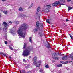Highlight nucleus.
Wrapping results in <instances>:
<instances>
[{"label":"nucleus","instance_id":"f257e3e1","mask_svg":"<svg viewBox=\"0 0 73 73\" xmlns=\"http://www.w3.org/2000/svg\"><path fill=\"white\" fill-rule=\"evenodd\" d=\"M28 25L26 23H23L19 28L18 33L21 37L25 38L26 35L25 30L28 28Z\"/></svg>","mask_w":73,"mask_h":73},{"label":"nucleus","instance_id":"f03ea898","mask_svg":"<svg viewBox=\"0 0 73 73\" xmlns=\"http://www.w3.org/2000/svg\"><path fill=\"white\" fill-rule=\"evenodd\" d=\"M33 50V47L30 46H28L25 50H24L22 54V55L23 57H27L29 55V53L31 50Z\"/></svg>","mask_w":73,"mask_h":73},{"label":"nucleus","instance_id":"7ed1b4c3","mask_svg":"<svg viewBox=\"0 0 73 73\" xmlns=\"http://www.w3.org/2000/svg\"><path fill=\"white\" fill-rule=\"evenodd\" d=\"M60 1L61 2H60ZM60 2H54L52 4L53 6H54V7H56V6H57L58 5V4H59V5H64V4H63L62 3H64L65 2V0H60Z\"/></svg>","mask_w":73,"mask_h":73},{"label":"nucleus","instance_id":"20e7f679","mask_svg":"<svg viewBox=\"0 0 73 73\" xmlns=\"http://www.w3.org/2000/svg\"><path fill=\"white\" fill-rule=\"evenodd\" d=\"M3 24L5 25L3 29V31L6 32H7V27H8V25H9V23L7 24V22H3Z\"/></svg>","mask_w":73,"mask_h":73},{"label":"nucleus","instance_id":"39448f33","mask_svg":"<svg viewBox=\"0 0 73 73\" xmlns=\"http://www.w3.org/2000/svg\"><path fill=\"white\" fill-rule=\"evenodd\" d=\"M33 64L35 65H36V67H39L41 65V63L40 61H39L38 62L34 61Z\"/></svg>","mask_w":73,"mask_h":73},{"label":"nucleus","instance_id":"423d86ee","mask_svg":"<svg viewBox=\"0 0 73 73\" xmlns=\"http://www.w3.org/2000/svg\"><path fill=\"white\" fill-rule=\"evenodd\" d=\"M38 30L39 31H42V29L41 28L37 29V28L36 27V28H35L33 30V31L34 33H36L38 31Z\"/></svg>","mask_w":73,"mask_h":73},{"label":"nucleus","instance_id":"0eeeda50","mask_svg":"<svg viewBox=\"0 0 73 73\" xmlns=\"http://www.w3.org/2000/svg\"><path fill=\"white\" fill-rule=\"evenodd\" d=\"M36 28H37V29H39L40 28H41L39 27L40 25V22L39 21H37L36 22Z\"/></svg>","mask_w":73,"mask_h":73},{"label":"nucleus","instance_id":"6e6552de","mask_svg":"<svg viewBox=\"0 0 73 73\" xmlns=\"http://www.w3.org/2000/svg\"><path fill=\"white\" fill-rule=\"evenodd\" d=\"M42 30H39V32L38 33V34L41 37H42V36H43V35L42 34V33L41 31Z\"/></svg>","mask_w":73,"mask_h":73},{"label":"nucleus","instance_id":"1a4fd4ad","mask_svg":"<svg viewBox=\"0 0 73 73\" xmlns=\"http://www.w3.org/2000/svg\"><path fill=\"white\" fill-rule=\"evenodd\" d=\"M41 9V8L40 7H38L37 9V12L36 13L37 15H38V12L40 11Z\"/></svg>","mask_w":73,"mask_h":73},{"label":"nucleus","instance_id":"9d476101","mask_svg":"<svg viewBox=\"0 0 73 73\" xmlns=\"http://www.w3.org/2000/svg\"><path fill=\"white\" fill-rule=\"evenodd\" d=\"M28 15H25L24 14H22V19H25L26 17H27Z\"/></svg>","mask_w":73,"mask_h":73},{"label":"nucleus","instance_id":"9b49d317","mask_svg":"<svg viewBox=\"0 0 73 73\" xmlns=\"http://www.w3.org/2000/svg\"><path fill=\"white\" fill-rule=\"evenodd\" d=\"M68 58H67V56L66 55H65L63 57H62V59L63 60H67Z\"/></svg>","mask_w":73,"mask_h":73},{"label":"nucleus","instance_id":"f8f14e48","mask_svg":"<svg viewBox=\"0 0 73 73\" xmlns=\"http://www.w3.org/2000/svg\"><path fill=\"white\" fill-rule=\"evenodd\" d=\"M51 8V5H48L46 6V8L50 9Z\"/></svg>","mask_w":73,"mask_h":73},{"label":"nucleus","instance_id":"ddd939ff","mask_svg":"<svg viewBox=\"0 0 73 73\" xmlns=\"http://www.w3.org/2000/svg\"><path fill=\"white\" fill-rule=\"evenodd\" d=\"M0 54L1 55V56H3H3H6V57H7V55H6V54L4 53H3L2 52H0Z\"/></svg>","mask_w":73,"mask_h":73},{"label":"nucleus","instance_id":"4468645a","mask_svg":"<svg viewBox=\"0 0 73 73\" xmlns=\"http://www.w3.org/2000/svg\"><path fill=\"white\" fill-rule=\"evenodd\" d=\"M18 9L19 12H22L23 11V9H22V7L19 8Z\"/></svg>","mask_w":73,"mask_h":73},{"label":"nucleus","instance_id":"2eb2a0df","mask_svg":"<svg viewBox=\"0 0 73 73\" xmlns=\"http://www.w3.org/2000/svg\"><path fill=\"white\" fill-rule=\"evenodd\" d=\"M11 33L13 35H15L16 34V32L15 31H12L11 32Z\"/></svg>","mask_w":73,"mask_h":73},{"label":"nucleus","instance_id":"dca6fc26","mask_svg":"<svg viewBox=\"0 0 73 73\" xmlns=\"http://www.w3.org/2000/svg\"><path fill=\"white\" fill-rule=\"evenodd\" d=\"M68 11H70V10H71V9H73V7H68Z\"/></svg>","mask_w":73,"mask_h":73},{"label":"nucleus","instance_id":"f3484780","mask_svg":"<svg viewBox=\"0 0 73 73\" xmlns=\"http://www.w3.org/2000/svg\"><path fill=\"white\" fill-rule=\"evenodd\" d=\"M15 24H16V25H17L19 23V22L18 21H15Z\"/></svg>","mask_w":73,"mask_h":73},{"label":"nucleus","instance_id":"a211bd4d","mask_svg":"<svg viewBox=\"0 0 73 73\" xmlns=\"http://www.w3.org/2000/svg\"><path fill=\"white\" fill-rule=\"evenodd\" d=\"M29 40L30 42H31V43L32 42V37L29 38Z\"/></svg>","mask_w":73,"mask_h":73},{"label":"nucleus","instance_id":"6ab92c4d","mask_svg":"<svg viewBox=\"0 0 73 73\" xmlns=\"http://www.w3.org/2000/svg\"><path fill=\"white\" fill-rule=\"evenodd\" d=\"M3 13L5 15H7L8 14V11H3Z\"/></svg>","mask_w":73,"mask_h":73},{"label":"nucleus","instance_id":"aec40b11","mask_svg":"<svg viewBox=\"0 0 73 73\" xmlns=\"http://www.w3.org/2000/svg\"><path fill=\"white\" fill-rule=\"evenodd\" d=\"M60 63H61L62 64H66L67 63H68V62H64L62 61H60Z\"/></svg>","mask_w":73,"mask_h":73},{"label":"nucleus","instance_id":"412c9836","mask_svg":"<svg viewBox=\"0 0 73 73\" xmlns=\"http://www.w3.org/2000/svg\"><path fill=\"white\" fill-rule=\"evenodd\" d=\"M62 64H57V66L58 68H60V67H62Z\"/></svg>","mask_w":73,"mask_h":73},{"label":"nucleus","instance_id":"4be33fe9","mask_svg":"<svg viewBox=\"0 0 73 73\" xmlns=\"http://www.w3.org/2000/svg\"><path fill=\"white\" fill-rule=\"evenodd\" d=\"M70 58H73V53L71 54L70 55Z\"/></svg>","mask_w":73,"mask_h":73},{"label":"nucleus","instance_id":"5701e85b","mask_svg":"<svg viewBox=\"0 0 73 73\" xmlns=\"http://www.w3.org/2000/svg\"><path fill=\"white\" fill-rule=\"evenodd\" d=\"M34 60L35 61H36V60H37V57H36V56H35L34 57Z\"/></svg>","mask_w":73,"mask_h":73},{"label":"nucleus","instance_id":"b1692460","mask_svg":"<svg viewBox=\"0 0 73 73\" xmlns=\"http://www.w3.org/2000/svg\"><path fill=\"white\" fill-rule=\"evenodd\" d=\"M23 13H19L18 14V17H22Z\"/></svg>","mask_w":73,"mask_h":73},{"label":"nucleus","instance_id":"393cba45","mask_svg":"<svg viewBox=\"0 0 73 73\" xmlns=\"http://www.w3.org/2000/svg\"><path fill=\"white\" fill-rule=\"evenodd\" d=\"M46 46L47 48H50V45H49V44H48L47 45H46Z\"/></svg>","mask_w":73,"mask_h":73},{"label":"nucleus","instance_id":"a878e982","mask_svg":"<svg viewBox=\"0 0 73 73\" xmlns=\"http://www.w3.org/2000/svg\"><path fill=\"white\" fill-rule=\"evenodd\" d=\"M52 56H57V53H54V54H52Z\"/></svg>","mask_w":73,"mask_h":73},{"label":"nucleus","instance_id":"bb28decb","mask_svg":"<svg viewBox=\"0 0 73 73\" xmlns=\"http://www.w3.org/2000/svg\"><path fill=\"white\" fill-rule=\"evenodd\" d=\"M40 28H42L43 27V24L42 23H40Z\"/></svg>","mask_w":73,"mask_h":73},{"label":"nucleus","instance_id":"cd10ccee","mask_svg":"<svg viewBox=\"0 0 73 73\" xmlns=\"http://www.w3.org/2000/svg\"><path fill=\"white\" fill-rule=\"evenodd\" d=\"M46 21L47 23H48L49 24L50 23V22H49V19H46Z\"/></svg>","mask_w":73,"mask_h":73},{"label":"nucleus","instance_id":"c85d7f7f","mask_svg":"<svg viewBox=\"0 0 73 73\" xmlns=\"http://www.w3.org/2000/svg\"><path fill=\"white\" fill-rule=\"evenodd\" d=\"M58 59V57H54V60H57Z\"/></svg>","mask_w":73,"mask_h":73},{"label":"nucleus","instance_id":"c756f323","mask_svg":"<svg viewBox=\"0 0 73 73\" xmlns=\"http://www.w3.org/2000/svg\"><path fill=\"white\" fill-rule=\"evenodd\" d=\"M33 3H32L31 4V5L30 6L29 8H28V9H29V8H31V7H32L33 6Z\"/></svg>","mask_w":73,"mask_h":73},{"label":"nucleus","instance_id":"7c9ffc66","mask_svg":"<svg viewBox=\"0 0 73 73\" xmlns=\"http://www.w3.org/2000/svg\"><path fill=\"white\" fill-rule=\"evenodd\" d=\"M46 12H49V10L48 9L46 8Z\"/></svg>","mask_w":73,"mask_h":73},{"label":"nucleus","instance_id":"2f4dec72","mask_svg":"<svg viewBox=\"0 0 73 73\" xmlns=\"http://www.w3.org/2000/svg\"><path fill=\"white\" fill-rule=\"evenodd\" d=\"M26 46H27V45L25 44H24L23 48V49H25L26 48Z\"/></svg>","mask_w":73,"mask_h":73},{"label":"nucleus","instance_id":"473e14b6","mask_svg":"<svg viewBox=\"0 0 73 73\" xmlns=\"http://www.w3.org/2000/svg\"><path fill=\"white\" fill-rule=\"evenodd\" d=\"M20 73H25V71L24 70H22L21 71H20Z\"/></svg>","mask_w":73,"mask_h":73},{"label":"nucleus","instance_id":"72a5a7b5","mask_svg":"<svg viewBox=\"0 0 73 73\" xmlns=\"http://www.w3.org/2000/svg\"><path fill=\"white\" fill-rule=\"evenodd\" d=\"M45 67L46 68H49V65H46L45 66Z\"/></svg>","mask_w":73,"mask_h":73},{"label":"nucleus","instance_id":"f704fd0d","mask_svg":"<svg viewBox=\"0 0 73 73\" xmlns=\"http://www.w3.org/2000/svg\"><path fill=\"white\" fill-rule=\"evenodd\" d=\"M69 35L70 36V37L71 39L72 40H73V37H72V35H71V34H69Z\"/></svg>","mask_w":73,"mask_h":73},{"label":"nucleus","instance_id":"c9c22d12","mask_svg":"<svg viewBox=\"0 0 73 73\" xmlns=\"http://www.w3.org/2000/svg\"><path fill=\"white\" fill-rule=\"evenodd\" d=\"M58 55H59V56H62V55H64V54H61H61H60L59 53H58Z\"/></svg>","mask_w":73,"mask_h":73},{"label":"nucleus","instance_id":"e433bc0d","mask_svg":"<svg viewBox=\"0 0 73 73\" xmlns=\"http://www.w3.org/2000/svg\"><path fill=\"white\" fill-rule=\"evenodd\" d=\"M9 60H12V58L11 56H9Z\"/></svg>","mask_w":73,"mask_h":73},{"label":"nucleus","instance_id":"4c0bfd02","mask_svg":"<svg viewBox=\"0 0 73 73\" xmlns=\"http://www.w3.org/2000/svg\"><path fill=\"white\" fill-rule=\"evenodd\" d=\"M69 20H68V19H66V22H68V21H69Z\"/></svg>","mask_w":73,"mask_h":73},{"label":"nucleus","instance_id":"58836bf2","mask_svg":"<svg viewBox=\"0 0 73 73\" xmlns=\"http://www.w3.org/2000/svg\"><path fill=\"white\" fill-rule=\"evenodd\" d=\"M10 48V49H11V50H13V48H12L11 47H9Z\"/></svg>","mask_w":73,"mask_h":73},{"label":"nucleus","instance_id":"ea45409f","mask_svg":"<svg viewBox=\"0 0 73 73\" xmlns=\"http://www.w3.org/2000/svg\"><path fill=\"white\" fill-rule=\"evenodd\" d=\"M9 23H10V24H12V22L11 21H10L9 22V23H8L9 24Z\"/></svg>","mask_w":73,"mask_h":73},{"label":"nucleus","instance_id":"a19ab883","mask_svg":"<svg viewBox=\"0 0 73 73\" xmlns=\"http://www.w3.org/2000/svg\"><path fill=\"white\" fill-rule=\"evenodd\" d=\"M7 43H8L7 42V41H5V44H7Z\"/></svg>","mask_w":73,"mask_h":73},{"label":"nucleus","instance_id":"79ce46f5","mask_svg":"<svg viewBox=\"0 0 73 73\" xmlns=\"http://www.w3.org/2000/svg\"><path fill=\"white\" fill-rule=\"evenodd\" d=\"M23 62H26V60H25L23 59Z\"/></svg>","mask_w":73,"mask_h":73},{"label":"nucleus","instance_id":"37998d69","mask_svg":"<svg viewBox=\"0 0 73 73\" xmlns=\"http://www.w3.org/2000/svg\"><path fill=\"white\" fill-rule=\"evenodd\" d=\"M13 50H14L15 52H16V50L14 49Z\"/></svg>","mask_w":73,"mask_h":73},{"label":"nucleus","instance_id":"c03bdc74","mask_svg":"<svg viewBox=\"0 0 73 73\" xmlns=\"http://www.w3.org/2000/svg\"><path fill=\"white\" fill-rule=\"evenodd\" d=\"M27 73H32V72L31 71H29Z\"/></svg>","mask_w":73,"mask_h":73},{"label":"nucleus","instance_id":"a18cd8bd","mask_svg":"<svg viewBox=\"0 0 73 73\" xmlns=\"http://www.w3.org/2000/svg\"><path fill=\"white\" fill-rule=\"evenodd\" d=\"M32 71L34 72H35V70H33Z\"/></svg>","mask_w":73,"mask_h":73},{"label":"nucleus","instance_id":"49530a36","mask_svg":"<svg viewBox=\"0 0 73 73\" xmlns=\"http://www.w3.org/2000/svg\"><path fill=\"white\" fill-rule=\"evenodd\" d=\"M68 1H71V0H67Z\"/></svg>","mask_w":73,"mask_h":73},{"label":"nucleus","instance_id":"de8ad7c7","mask_svg":"<svg viewBox=\"0 0 73 73\" xmlns=\"http://www.w3.org/2000/svg\"><path fill=\"white\" fill-rule=\"evenodd\" d=\"M38 15V16H39V17H40V14Z\"/></svg>","mask_w":73,"mask_h":73},{"label":"nucleus","instance_id":"09e8293b","mask_svg":"<svg viewBox=\"0 0 73 73\" xmlns=\"http://www.w3.org/2000/svg\"><path fill=\"white\" fill-rule=\"evenodd\" d=\"M3 1H5V0H2Z\"/></svg>","mask_w":73,"mask_h":73},{"label":"nucleus","instance_id":"8fccbe9b","mask_svg":"<svg viewBox=\"0 0 73 73\" xmlns=\"http://www.w3.org/2000/svg\"><path fill=\"white\" fill-rule=\"evenodd\" d=\"M1 14H0V17H1Z\"/></svg>","mask_w":73,"mask_h":73},{"label":"nucleus","instance_id":"3c124183","mask_svg":"<svg viewBox=\"0 0 73 73\" xmlns=\"http://www.w3.org/2000/svg\"><path fill=\"white\" fill-rule=\"evenodd\" d=\"M17 50H16V52H17Z\"/></svg>","mask_w":73,"mask_h":73},{"label":"nucleus","instance_id":"603ef678","mask_svg":"<svg viewBox=\"0 0 73 73\" xmlns=\"http://www.w3.org/2000/svg\"><path fill=\"white\" fill-rule=\"evenodd\" d=\"M72 60H73V58H72Z\"/></svg>","mask_w":73,"mask_h":73},{"label":"nucleus","instance_id":"864d4df0","mask_svg":"<svg viewBox=\"0 0 73 73\" xmlns=\"http://www.w3.org/2000/svg\"><path fill=\"white\" fill-rule=\"evenodd\" d=\"M1 29V28L0 27V30Z\"/></svg>","mask_w":73,"mask_h":73},{"label":"nucleus","instance_id":"5fc2aeb1","mask_svg":"<svg viewBox=\"0 0 73 73\" xmlns=\"http://www.w3.org/2000/svg\"><path fill=\"white\" fill-rule=\"evenodd\" d=\"M19 38H20V37H19Z\"/></svg>","mask_w":73,"mask_h":73}]
</instances>
